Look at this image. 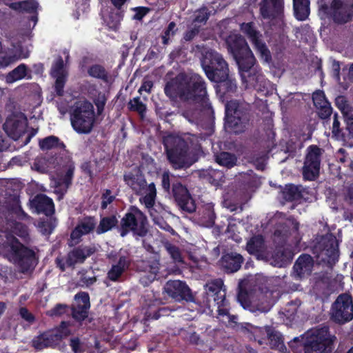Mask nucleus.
I'll list each match as a JSON object with an SVG mask.
<instances>
[{
	"instance_id": "obj_34",
	"label": "nucleus",
	"mask_w": 353,
	"mask_h": 353,
	"mask_svg": "<svg viewBox=\"0 0 353 353\" xmlns=\"http://www.w3.org/2000/svg\"><path fill=\"white\" fill-rule=\"evenodd\" d=\"M162 304V301L159 299L146 301L145 306L143 307L145 319L146 321L159 319L157 311Z\"/></svg>"
},
{
	"instance_id": "obj_27",
	"label": "nucleus",
	"mask_w": 353,
	"mask_h": 353,
	"mask_svg": "<svg viewBox=\"0 0 353 353\" xmlns=\"http://www.w3.org/2000/svg\"><path fill=\"white\" fill-rule=\"evenodd\" d=\"M314 267V260L310 254H302L296 259L293 270L299 278H304L311 274Z\"/></svg>"
},
{
	"instance_id": "obj_44",
	"label": "nucleus",
	"mask_w": 353,
	"mask_h": 353,
	"mask_svg": "<svg viewBox=\"0 0 353 353\" xmlns=\"http://www.w3.org/2000/svg\"><path fill=\"white\" fill-rule=\"evenodd\" d=\"M210 16V13L208 8L205 6H203L195 12L194 18L192 20V25H201V27L202 25L206 23Z\"/></svg>"
},
{
	"instance_id": "obj_10",
	"label": "nucleus",
	"mask_w": 353,
	"mask_h": 353,
	"mask_svg": "<svg viewBox=\"0 0 353 353\" xmlns=\"http://www.w3.org/2000/svg\"><path fill=\"white\" fill-rule=\"evenodd\" d=\"M201 64L205 76L212 82L220 81L229 72L227 61L221 54L213 50L202 53Z\"/></svg>"
},
{
	"instance_id": "obj_21",
	"label": "nucleus",
	"mask_w": 353,
	"mask_h": 353,
	"mask_svg": "<svg viewBox=\"0 0 353 353\" xmlns=\"http://www.w3.org/2000/svg\"><path fill=\"white\" fill-rule=\"evenodd\" d=\"M223 287V282L221 279H215L205 285L208 301H213L218 307L226 305V292Z\"/></svg>"
},
{
	"instance_id": "obj_32",
	"label": "nucleus",
	"mask_w": 353,
	"mask_h": 353,
	"mask_svg": "<svg viewBox=\"0 0 353 353\" xmlns=\"http://www.w3.org/2000/svg\"><path fill=\"white\" fill-rule=\"evenodd\" d=\"M293 9L295 18L305 21L310 14L309 0H293Z\"/></svg>"
},
{
	"instance_id": "obj_35",
	"label": "nucleus",
	"mask_w": 353,
	"mask_h": 353,
	"mask_svg": "<svg viewBox=\"0 0 353 353\" xmlns=\"http://www.w3.org/2000/svg\"><path fill=\"white\" fill-rule=\"evenodd\" d=\"M219 83L217 89L223 94L233 93L236 90L237 85L235 79L230 75L229 72H227L225 77L222 78L220 81H214Z\"/></svg>"
},
{
	"instance_id": "obj_63",
	"label": "nucleus",
	"mask_w": 353,
	"mask_h": 353,
	"mask_svg": "<svg viewBox=\"0 0 353 353\" xmlns=\"http://www.w3.org/2000/svg\"><path fill=\"white\" fill-rule=\"evenodd\" d=\"M40 232L43 235H50L54 229L51 222L41 221L39 223Z\"/></svg>"
},
{
	"instance_id": "obj_55",
	"label": "nucleus",
	"mask_w": 353,
	"mask_h": 353,
	"mask_svg": "<svg viewBox=\"0 0 353 353\" xmlns=\"http://www.w3.org/2000/svg\"><path fill=\"white\" fill-rule=\"evenodd\" d=\"M312 101L314 105L316 108L321 107V105L328 103V101L326 99L325 93L322 90H316L312 94Z\"/></svg>"
},
{
	"instance_id": "obj_20",
	"label": "nucleus",
	"mask_w": 353,
	"mask_h": 353,
	"mask_svg": "<svg viewBox=\"0 0 353 353\" xmlns=\"http://www.w3.org/2000/svg\"><path fill=\"white\" fill-rule=\"evenodd\" d=\"M283 10V0H263L260 3V13L265 19L282 21Z\"/></svg>"
},
{
	"instance_id": "obj_36",
	"label": "nucleus",
	"mask_w": 353,
	"mask_h": 353,
	"mask_svg": "<svg viewBox=\"0 0 353 353\" xmlns=\"http://www.w3.org/2000/svg\"><path fill=\"white\" fill-rule=\"evenodd\" d=\"M215 161L220 165L231 168L236 164L235 154L228 152H220L214 155Z\"/></svg>"
},
{
	"instance_id": "obj_46",
	"label": "nucleus",
	"mask_w": 353,
	"mask_h": 353,
	"mask_svg": "<svg viewBox=\"0 0 353 353\" xmlns=\"http://www.w3.org/2000/svg\"><path fill=\"white\" fill-rule=\"evenodd\" d=\"M128 108L130 111L137 112L141 117H143L146 112V105L141 101L139 97L130 100Z\"/></svg>"
},
{
	"instance_id": "obj_53",
	"label": "nucleus",
	"mask_w": 353,
	"mask_h": 353,
	"mask_svg": "<svg viewBox=\"0 0 353 353\" xmlns=\"http://www.w3.org/2000/svg\"><path fill=\"white\" fill-rule=\"evenodd\" d=\"M134 12L132 19L137 21H141L150 11L151 8L145 6H137L130 8Z\"/></svg>"
},
{
	"instance_id": "obj_24",
	"label": "nucleus",
	"mask_w": 353,
	"mask_h": 353,
	"mask_svg": "<svg viewBox=\"0 0 353 353\" xmlns=\"http://www.w3.org/2000/svg\"><path fill=\"white\" fill-rule=\"evenodd\" d=\"M244 259L241 254L236 252H228L223 254L219 261L220 265L225 273H234L241 267Z\"/></svg>"
},
{
	"instance_id": "obj_49",
	"label": "nucleus",
	"mask_w": 353,
	"mask_h": 353,
	"mask_svg": "<svg viewBox=\"0 0 353 353\" xmlns=\"http://www.w3.org/2000/svg\"><path fill=\"white\" fill-rule=\"evenodd\" d=\"M268 337L272 347L279 348L283 345V336L279 332L269 329Z\"/></svg>"
},
{
	"instance_id": "obj_40",
	"label": "nucleus",
	"mask_w": 353,
	"mask_h": 353,
	"mask_svg": "<svg viewBox=\"0 0 353 353\" xmlns=\"http://www.w3.org/2000/svg\"><path fill=\"white\" fill-rule=\"evenodd\" d=\"M21 125L22 123L19 119L8 117L3 123V128L9 136L17 137L20 134Z\"/></svg>"
},
{
	"instance_id": "obj_30",
	"label": "nucleus",
	"mask_w": 353,
	"mask_h": 353,
	"mask_svg": "<svg viewBox=\"0 0 353 353\" xmlns=\"http://www.w3.org/2000/svg\"><path fill=\"white\" fill-rule=\"evenodd\" d=\"M39 148L42 150H48L51 149H59L63 150L65 154H68L69 152L66 150L65 143L61 139L54 135H50L39 140Z\"/></svg>"
},
{
	"instance_id": "obj_31",
	"label": "nucleus",
	"mask_w": 353,
	"mask_h": 353,
	"mask_svg": "<svg viewBox=\"0 0 353 353\" xmlns=\"http://www.w3.org/2000/svg\"><path fill=\"white\" fill-rule=\"evenodd\" d=\"M307 334L295 337L288 343L290 349L293 353H311Z\"/></svg>"
},
{
	"instance_id": "obj_9",
	"label": "nucleus",
	"mask_w": 353,
	"mask_h": 353,
	"mask_svg": "<svg viewBox=\"0 0 353 353\" xmlns=\"http://www.w3.org/2000/svg\"><path fill=\"white\" fill-rule=\"evenodd\" d=\"M130 232L141 237L146 236L148 232L147 216L135 205L130 206L120 221V235L123 237Z\"/></svg>"
},
{
	"instance_id": "obj_48",
	"label": "nucleus",
	"mask_w": 353,
	"mask_h": 353,
	"mask_svg": "<svg viewBox=\"0 0 353 353\" xmlns=\"http://www.w3.org/2000/svg\"><path fill=\"white\" fill-rule=\"evenodd\" d=\"M164 246L166 251L175 263H183L182 254L179 247L170 242L165 243Z\"/></svg>"
},
{
	"instance_id": "obj_57",
	"label": "nucleus",
	"mask_w": 353,
	"mask_h": 353,
	"mask_svg": "<svg viewBox=\"0 0 353 353\" xmlns=\"http://www.w3.org/2000/svg\"><path fill=\"white\" fill-rule=\"evenodd\" d=\"M111 190L109 189H106L104 192L102 194L101 196V208L103 210H105L107 208L108 205L110 203H112L114 199L115 196L113 195H111Z\"/></svg>"
},
{
	"instance_id": "obj_50",
	"label": "nucleus",
	"mask_w": 353,
	"mask_h": 353,
	"mask_svg": "<svg viewBox=\"0 0 353 353\" xmlns=\"http://www.w3.org/2000/svg\"><path fill=\"white\" fill-rule=\"evenodd\" d=\"M108 100V97L105 93L99 92L93 98V103L97 107V114H101L104 111L105 105Z\"/></svg>"
},
{
	"instance_id": "obj_37",
	"label": "nucleus",
	"mask_w": 353,
	"mask_h": 353,
	"mask_svg": "<svg viewBox=\"0 0 353 353\" xmlns=\"http://www.w3.org/2000/svg\"><path fill=\"white\" fill-rule=\"evenodd\" d=\"M118 224V219L115 215L104 216L101 219L99 225L96 228V233L101 234L105 233Z\"/></svg>"
},
{
	"instance_id": "obj_1",
	"label": "nucleus",
	"mask_w": 353,
	"mask_h": 353,
	"mask_svg": "<svg viewBox=\"0 0 353 353\" xmlns=\"http://www.w3.org/2000/svg\"><path fill=\"white\" fill-rule=\"evenodd\" d=\"M165 94L171 100L179 98L182 101H192L182 110L181 114L190 123L212 130L214 112L210 102L207 83L196 73H180L172 81L166 83Z\"/></svg>"
},
{
	"instance_id": "obj_52",
	"label": "nucleus",
	"mask_w": 353,
	"mask_h": 353,
	"mask_svg": "<svg viewBox=\"0 0 353 353\" xmlns=\"http://www.w3.org/2000/svg\"><path fill=\"white\" fill-rule=\"evenodd\" d=\"M54 77L55 80L54 83V90L58 96H63V88L67 80V75L66 74H61V75H52Z\"/></svg>"
},
{
	"instance_id": "obj_60",
	"label": "nucleus",
	"mask_w": 353,
	"mask_h": 353,
	"mask_svg": "<svg viewBox=\"0 0 353 353\" xmlns=\"http://www.w3.org/2000/svg\"><path fill=\"white\" fill-rule=\"evenodd\" d=\"M316 109L319 110L318 114L319 117L323 119L329 118L332 113V108L329 102L321 105V107L317 108Z\"/></svg>"
},
{
	"instance_id": "obj_16",
	"label": "nucleus",
	"mask_w": 353,
	"mask_h": 353,
	"mask_svg": "<svg viewBox=\"0 0 353 353\" xmlns=\"http://www.w3.org/2000/svg\"><path fill=\"white\" fill-rule=\"evenodd\" d=\"M323 149L316 145H310L306 149L303 167V176L307 181H314L319 176Z\"/></svg>"
},
{
	"instance_id": "obj_28",
	"label": "nucleus",
	"mask_w": 353,
	"mask_h": 353,
	"mask_svg": "<svg viewBox=\"0 0 353 353\" xmlns=\"http://www.w3.org/2000/svg\"><path fill=\"white\" fill-rule=\"evenodd\" d=\"M95 227L96 221L94 217L85 216L72 231L70 238L72 240H78L82 236L92 232Z\"/></svg>"
},
{
	"instance_id": "obj_56",
	"label": "nucleus",
	"mask_w": 353,
	"mask_h": 353,
	"mask_svg": "<svg viewBox=\"0 0 353 353\" xmlns=\"http://www.w3.org/2000/svg\"><path fill=\"white\" fill-rule=\"evenodd\" d=\"M201 25H192V27L188 29L183 34V39L185 41H192L200 32Z\"/></svg>"
},
{
	"instance_id": "obj_33",
	"label": "nucleus",
	"mask_w": 353,
	"mask_h": 353,
	"mask_svg": "<svg viewBox=\"0 0 353 353\" xmlns=\"http://www.w3.org/2000/svg\"><path fill=\"white\" fill-rule=\"evenodd\" d=\"M10 8L19 12L36 13L39 3L36 0H24L10 3Z\"/></svg>"
},
{
	"instance_id": "obj_47",
	"label": "nucleus",
	"mask_w": 353,
	"mask_h": 353,
	"mask_svg": "<svg viewBox=\"0 0 353 353\" xmlns=\"http://www.w3.org/2000/svg\"><path fill=\"white\" fill-rule=\"evenodd\" d=\"M28 68L24 63H21L9 72L8 79L15 81L25 78L27 74Z\"/></svg>"
},
{
	"instance_id": "obj_14",
	"label": "nucleus",
	"mask_w": 353,
	"mask_h": 353,
	"mask_svg": "<svg viewBox=\"0 0 353 353\" xmlns=\"http://www.w3.org/2000/svg\"><path fill=\"white\" fill-rule=\"evenodd\" d=\"M96 251L94 247L81 245L69 251L65 256H59L55 259V264L61 272L66 268H74L77 264H81Z\"/></svg>"
},
{
	"instance_id": "obj_54",
	"label": "nucleus",
	"mask_w": 353,
	"mask_h": 353,
	"mask_svg": "<svg viewBox=\"0 0 353 353\" xmlns=\"http://www.w3.org/2000/svg\"><path fill=\"white\" fill-rule=\"evenodd\" d=\"M272 306L271 301L266 299H265L263 296L262 299H259V301L256 305H254V312L256 311L264 313L268 312L270 310Z\"/></svg>"
},
{
	"instance_id": "obj_11",
	"label": "nucleus",
	"mask_w": 353,
	"mask_h": 353,
	"mask_svg": "<svg viewBox=\"0 0 353 353\" xmlns=\"http://www.w3.org/2000/svg\"><path fill=\"white\" fill-rule=\"evenodd\" d=\"M319 11L325 17L332 19L338 24H344L352 20L353 16L352 0H332L330 6L323 3L319 6Z\"/></svg>"
},
{
	"instance_id": "obj_6",
	"label": "nucleus",
	"mask_w": 353,
	"mask_h": 353,
	"mask_svg": "<svg viewBox=\"0 0 353 353\" xmlns=\"http://www.w3.org/2000/svg\"><path fill=\"white\" fill-rule=\"evenodd\" d=\"M70 121L74 130L78 134L91 132L95 122L92 103L87 100L76 102L70 113Z\"/></svg>"
},
{
	"instance_id": "obj_25",
	"label": "nucleus",
	"mask_w": 353,
	"mask_h": 353,
	"mask_svg": "<svg viewBox=\"0 0 353 353\" xmlns=\"http://www.w3.org/2000/svg\"><path fill=\"white\" fill-rule=\"evenodd\" d=\"M132 260L125 255L119 256L118 261L112 264L110 269L108 271L106 279L112 282H118L120 278L130 267Z\"/></svg>"
},
{
	"instance_id": "obj_41",
	"label": "nucleus",
	"mask_w": 353,
	"mask_h": 353,
	"mask_svg": "<svg viewBox=\"0 0 353 353\" xmlns=\"http://www.w3.org/2000/svg\"><path fill=\"white\" fill-rule=\"evenodd\" d=\"M283 199L286 201H294L301 199L302 193L297 185L292 183L285 185L282 190Z\"/></svg>"
},
{
	"instance_id": "obj_45",
	"label": "nucleus",
	"mask_w": 353,
	"mask_h": 353,
	"mask_svg": "<svg viewBox=\"0 0 353 353\" xmlns=\"http://www.w3.org/2000/svg\"><path fill=\"white\" fill-rule=\"evenodd\" d=\"M206 177L210 184L216 187L221 186L225 182L224 174L220 170H210Z\"/></svg>"
},
{
	"instance_id": "obj_58",
	"label": "nucleus",
	"mask_w": 353,
	"mask_h": 353,
	"mask_svg": "<svg viewBox=\"0 0 353 353\" xmlns=\"http://www.w3.org/2000/svg\"><path fill=\"white\" fill-rule=\"evenodd\" d=\"M130 0H110L111 3L113 6L117 10L118 13H117L118 21H120L123 17L124 10H123V7L125 3Z\"/></svg>"
},
{
	"instance_id": "obj_62",
	"label": "nucleus",
	"mask_w": 353,
	"mask_h": 353,
	"mask_svg": "<svg viewBox=\"0 0 353 353\" xmlns=\"http://www.w3.org/2000/svg\"><path fill=\"white\" fill-rule=\"evenodd\" d=\"M14 230L16 232V234L20 237L24 238L28 235V226L21 223H15Z\"/></svg>"
},
{
	"instance_id": "obj_64",
	"label": "nucleus",
	"mask_w": 353,
	"mask_h": 353,
	"mask_svg": "<svg viewBox=\"0 0 353 353\" xmlns=\"http://www.w3.org/2000/svg\"><path fill=\"white\" fill-rule=\"evenodd\" d=\"M21 317L29 323H33L35 321V316L26 307H22L19 309Z\"/></svg>"
},
{
	"instance_id": "obj_19",
	"label": "nucleus",
	"mask_w": 353,
	"mask_h": 353,
	"mask_svg": "<svg viewBox=\"0 0 353 353\" xmlns=\"http://www.w3.org/2000/svg\"><path fill=\"white\" fill-rule=\"evenodd\" d=\"M75 303L72 305L71 314L72 319L81 323L88 318L90 308V296L88 292H81L74 296Z\"/></svg>"
},
{
	"instance_id": "obj_15",
	"label": "nucleus",
	"mask_w": 353,
	"mask_h": 353,
	"mask_svg": "<svg viewBox=\"0 0 353 353\" xmlns=\"http://www.w3.org/2000/svg\"><path fill=\"white\" fill-rule=\"evenodd\" d=\"M316 256L325 263L334 264L339 259V245L336 236L327 233L321 237L314 246Z\"/></svg>"
},
{
	"instance_id": "obj_4",
	"label": "nucleus",
	"mask_w": 353,
	"mask_h": 353,
	"mask_svg": "<svg viewBox=\"0 0 353 353\" xmlns=\"http://www.w3.org/2000/svg\"><path fill=\"white\" fill-rule=\"evenodd\" d=\"M225 43L229 52L238 65L242 78H245V73H248L250 81H257L258 76L254 68L256 59L245 38L239 34H232L227 37Z\"/></svg>"
},
{
	"instance_id": "obj_39",
	"label": "nucleus",
	"mask_w": 353,
	"mask_h": 353,
	"mask_svg": "<svg viewBox=\"0 0 353 353\" xmlns=\"http://www.w3.org/2000/svg\"><path fill=\"white\" fill-rule=\"evenodd\" d=\"M145 196L141 197L139 201L143 203L146 208H152L155 204V199L157 196V189L154 183H150L145 189Z\"/></svg>"
},
{
	"instance_id": "obj_13",
	"label": "nucleus",
	"mask_w": 353,
	"mask_h": 353,
	"mask_svg": "<svg viewBox=\"0 0 353 353\" xmlns=\"http://www.w3.org/2000/svg\"><path fill=\"white\" fill-rule=\"evenodd\" d=\"M332 321L343 325L353 319V298L350 293L339 294L330 309Z\"/></svg>"
},
{
	"instance_id": "obj_26",
	"label": "nucleus",
	"mask_w": 353,
	"mask_h": 353,
	"mask_svg": "<svg viewBox=\"0 0 353 353\" xmlns=\"http://www.w3.org/2000/svg\"><path fill=\"white\" fill-rule=\"evenodd\" d=\"M123 179L126 184L137 195L142 194L148 187L145 176L140 170L135 173L129 172L124 175Z\"/></svg>"
},
{
	"instance_id": "obj_3",
	"label": "nucleus",
	"mask_w": 353,
	"mask_h": 353,
	"mask_svg": "<svg viewBox=\"0 0 353 353\" xmlns=\"http://www.w3.org/2000/svg\"><path fill=\"white\" fill-rule=\"evenodd\" d=\"M1 250L8 261L23 274H32L39 263V250L36 247L24 245L13 235L7 236Z\"/></svg>"
},
{
	"instance_id": "obj_42",
	"label": "nucleus",
	"mask_w": 353,
	"mask_h": 353,
	"mask_svg": "<svg viewBox=\"0 0 353 353\" xmlns=\"http://www.w3.org/2000/svg\"><path fill=\"white\" fill-rule=\"evenodd\" d=\"M201 219L208 226H212L214 224L216 214L213 205L208 203L204 205Z\"/></svg>"
},
{
	"instance_id": "obj_61",
	"label": "nucleus",
	"mask_w": 353,
	"mask_h": 353,
	"mask_svg": "<svg viewBox=\"0 0 353 353\" xmlns=\"http://www.w3.org/2000/svg\"><path fill=\"white\" fill-rule=\"evenodd\" d=\"M65 159H66L67 170H66V172H65L64 176H67V178H70L72 179L73 176H74V169H75L74 163L72 161L70 155H69V154L66 156Z\"/></svg>"
},
{
	"instance_id": "obj_29",
	"label": "nucleus",
	"mask_w": 353,
	"mask_h": 353,
	"mask_svg": "<svg viewBox=\"0 0 353 353\" xmlns=\"http://www.w3.org/2000/svg\"><path fill=\"white\" fill-rule=\"evenodd\" d=\"M87 72L90 77L101 80L105 84H112L114 81L111 74L101 64L95 63L90 65Z\"/></svg>"
},
{
	"instance_id": "obj_2",
	"label": "nucleus",
	"mask_w": 353,
	"mask_h": 353,
	"mask_svg": "<svg viewBox=\"0 0 353 353\" xmlns=\"http://www.w3.org/2000/svg\"><path fill=\"white\" fill-rule=\"evenodd\" d=\"M167 159L174 170L190 168L202 151L199 138L195 134L182 137L169 134L163 138Z\"/></svg>"
},
{
	"instance_id": "obj_7",
	"label": "nucleus",
	"mask_w": 353,
	"mask_h": 353,
	"mask_svg": "<svg viewBox=\"0 0 353 353\" xmlns=\"http://www.w3.org/2000/svg\"><path fill=\"white\" fill-rule=\"evenodd\" d=\"M170 185V174L164 172L161 176V186L164 192L169 194L172 193L177 206L182 212L190 214L194 212L196 205L188 188L179 181L173 182L172 188Z\"/></svg>"
},
{
	"instance_id": "obj_17",
	"label": "nucleus",
	"mask_w": 353,
	"mask_h": 353,
	"mask_svg": "<svg viewBox=\"0 0 353 353\" xmlns=\"http://www.w3.org/2000/svg\"><path fill=\"white\" fill-rule=\"evenodd\" d=\"M241 30L247 36L261 59L266 63L270 62L272 61L270 51L263 40L262 34L255 27L254 23H242Z\"/></svg>"
},
{
	"instance_id": "obj_22",
	"label": "nucleus",
	"mask_w": 353,
	"mask_h": 353,
	"mask_svg": "<svg viewBox=\"0 0 353 353\" xmlns=\"http://www.w3.org/2000/svg\"><path fill=\"white\" fill-rule=\"evenodd\" d=\"M30 208L37 214H43L47 216L54 213V205L52 199L46 194H38L30 200Z\"/></svg>"
},
{
	"instance_id": "obj_12",
	"label": "nucleus",
	"mask_w": 353,
	"mask_h": 353,
	"mask_svg": "<svg viewBox=\"0 0 353 353\" xmlns=\"http://www.w3.org/2000/svg\"><path fill=\"white\" fill-rule=\"evenodd\" d=\"M307 338L311 353H332L334 351L336 337L330 334L328 326L312 330L307 332Z\"/></svg>"
},
{
	"instance_id": "obj_43",
	"label": "nucleus",
	"mask_w": 353,
	"mask_h": 353,
	"mask_svg": "<svg viewBox=\"0 0 353 353\" xmlns=\"http://www.w3.org/2000/svg\"><path fill=\"white\" fill-rule=\"evenodd\" d=\"M237 301L244 309L254 312V305H252L250 299L249 294L245 289L239 288L237 294Z\"/></svg>"
},
{
	"instance_id": "obj_8",
	"label": "nucleus",
	"mask_w": 353,
	"mask_h": 353,
	"mask_svg": "<svg viewBox=\"0 0 353 353\" xmlns=\"http://www.w3.org/2000/svg\"><path fill=\"white\" fill-rule=\"evenodd\" d=\"M250 120L249 110L236 100H231L225 104V128L236 134L245 131Z\"/></svg>"
},
{
	"instance_id": "obj_5",
	"label": "nucleus",
	"mask_w": 353,
	"mask_h": 353,
	"mask_svg": "<svg viewBox=\"0 0 353 353\" xmlns=\"http://www.w3.org/2000/svg\"><path fill=\"white\" fill-rule=\"evenodd\" d=\"M299 228L298 222L292 223V228L286 225L281 226V228H277L274 232V241L276 244L275 249L272 254V263L275 266L283 267L291 263L293 259V253L290 249L285 248L288 237L292 235V232L296 233Z\"/></svg>"
},
{
	"instance_id": "obj_59",
	"label": "nucleus",
	"mask_w": 353,
	"mask_h": 353,
	"mask_svg": "<svg viewBox=\"0 0 353 353\" xmlns=\"http://www.w3.org/2000/svg\"><path fill=\"white\" fill-rule=\"evenodd\" d=\"M12 211L19 220L26 221L30 219V216L24 212L22 207L19 203L12 206Z\"/></svg>"
},
{
	"instance_id": "obj_38",
	"label": "nucleus",
	"mask_w": 353,
	"mask_h": 353,
	"mask_svg": "<svg viewBox=\"0 0 353 353\" xmlns=\"http://www.w3.org/2000/svg\"><path fill=\"white\" fill-rule=\"evenodd\" d=\"M264 242V238L262 235H254L247 242L246 250L250 254H256L262 252Z\"/></svg>"
},
{
	"instance_id": "obj_23",
	"label": "nucleus",
	"mask_w": 353,
	"mask_h": 353,
	"mask_svg": "<svg viewBox=\"0 0 353 353\" xmlns=\"http://www.w3.org/2000/svg\"><path fill=\"white\" fill-rule=\"evenodd\" d=\"M61 339L62 335L59 330L56 333L46 332L35 336L32 341V344L36 350H41L57 345Z\"/></svg>"
},
{
	"instance_id": "obj_51",
	"label": "nucleus",
	"mask_w": 353,
	"mask_h": 353,
	"mask_svg": "<svg viewBox=\"0 0 353 353\" xmlns=\"http://www.w3.org/2000/svg\"><path fill=\"white\" fill-rule=\"evenodd\" d=\"M65 64L62 57L59 56L51 68V75L68 74L65 70Z\"/></svg>"
},
{
	"instance_id": "obj_18",
	"label": "nucleus",
	"mask_w": 353,
	"mask_h": 353,
	"mask_svg": "<svg viewBox=\"0 0 353 353\" xmlns=\"http://www.w3.org/2000/svg\"><path fill=\"white\" fill-rule=\"evenodd\" d=\"M165 293L176 301H193L194 296L185 282L174 280L168 281L165 287Z\"/></svg>"
}]
</instances>
